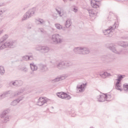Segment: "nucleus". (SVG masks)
Returning <instances> with one entry per match:
<instances>
[{"mask_svg": "<svg viewBox=\"0 0 128 128\" xmlns=\"http://www.w3.org/2000/svg\"><path fill=\"white\" fill-rule=\"evenodd\" d=\"M8 12L6 8H2L1 10H0V16H2V14H4V12Z\"/></svg>", "mask_w": 128, "mask_h": 128, "instance_id": "obj_29", "label": "nucleus"}, {"mask_svg": "<svg viewBox=\"0 0 128 128\" xmlns=\"http://www.w3.org/2000/svg\"><path fill=\"white\" fill-rule=\"evenodd\" d=\"M109 49L114 52V54H126V49L116 48L114 46H110Z\"/></svg>", "mask_w": 128, "mask_h": 128, "instance_id": "obj_7", "label": "nucleus"}, {"mask_svg": "<svg viewBox=\"0 0 128 128\" xmlns=\"http://www.w3.org/2000/svg\"><path fill=\"white\" fill-rule=\"evenodd\" d=\"M24 90L22 89L20 92H16L14 93V96H18V102H22V100H24V96L22 95V92H24Z\"/></svg>", "mask_w": 128, "mask_h": 128, "instance_id": "obj_10", "label": "nucleus"}, {"mask_svg": "<svg viewBox=\"0 0 128 128\" xmlns=\"http://www.w3.org/2000/svg\"><path fill=\"white\" fill-rule=\"evenodd\" d=\"M124 90L125 92H128V84H125L123 85Z\"/></svg>", "mask_w": 128, "mask_h": 128, "instance_id": "obj_31", "label": "nucleus"}, {"mask_svg": "<svg viewBox=\"0 0 128 128\" xmlns=\"http://www.w3.org/2000/svg\"><path fill=\"white\" fill-rule=\"evenodd\" d=\"M16 83L17 84V86H22L24 82L20 80H16Z\"/></svg>", "mask_w": 128, "mask_h": 128, "instance_id": "obj_27", "label": "nucleus"}, {"mask_svg": "<svg viewBox=\"0 0 128 128\" xmlns=\"http://www.w3.org/2000/svg\"><path fill=\"white\" fill-rule=\"evenodd\" d=\"M36 12V8H33L29 10L24 15L22 20V22H24V20H28L30 18H32L34 14V12Z\"/></svg>", "mask_w": 128, "mask_h": 128, "instance_id": "obj_4", "label": "nucleus"}, {"mask_svg": "<svg viewBox=\"0 0 128 128\" xmlns=\"http://www.w3.org/2000/svg\"><path fill=\"white\" fill-rule=\"evenodd\" d=\"M18 102H20L18 99H16L15 100H14V101H12L10 104L11 106H16V104H18Z\"/></svg>", "mask_w": 128, "mask_h": 128, "instance_id": "obj_25", "label": "nucleus"}, {"mask_svg": "<svg viewBox=\"0 0 128 128\" xmlns=\"http://www.w3.org/2000/svg\"><path fill=\"white\" fill-rule=\"evenodd\" d=\"M48 52H50V48L46 46H42L41 52H42V54H48Z\"/></svg>", "mask_w": 128, "mask_h": 128, "instance_id": "obj_19", "label": "nucleus"}, {"mask_svg": "<svg viewBox=\"0 0 128 128\" xmlns=\"http://www.w3.org/2000/svg\"><path fill=\"white\" fill-rule=\"evenodd\" d=\"M118 0L120 1V0Z\"/></svg>", "mask_w": 128, "mask_h": 128, "instance_id": "obj_50", "label": "nucleus"}, {"mask_svg": "<svg viewBox=\"0 0 128 128\" xmlns=\"http://www.w3.org/2000/svg\"><path fill=\"white\" fill-rule=\"evenodd\" d=\"M38 32H40V34H44V32H46L44 31V28H39L38 29Z\"/></svg>", "mask_w": 128, "mask_h": 128, "instance_id": "obj_34", "label": "nucleus"}, {"mask_svg": "<svg viewBox=\"0 0 128 128\" xmlns=\"http://www.w3.org/2000/svg\"><path fill=\"white\" fill-rule=\"evenodd\" d=\"M46 102H48V101L44 99L42 97H40V98L38 99L37 104L38 106H44V104H46Z\"/></svg>", "mask_w": 128, "mask_h": 128, "instance_id": "obj_15", "label": "nucleus"}, {"mask_svg": "<svg viewBox=\"0 0 128 128\" xmlns=\"http://www.w3.org/2000/svg\"><path fill=\"white\" fill-rule=\"evenodd\" d=\"M1 122L2 124H6L10 120V116H8V110H4L0 115Z\"/></svg>", "mask_w": 128, "mask_h": 128, "instance_id": "obj_3", "label": "nucleus"}, {"mask_svg": "<svg viewBox=\"0 0 128 128\" xmlns=\"http://www.w3.org/2000/svg\"><path fill=\"white\" fill-rule=\"evenodd\" d=\"M30 68L32 72H36V70H38V66L34 64V63L30 64Z\"/></svg>", "mask_w": 128, "mask_h": 128, "instance_id": "obj_20", "label": "nucleus"}, {"mask_svg": "<svg viewBox=\"0 0 128 128\" xmlns=\"http://www.w3.org/2000/svg\"><path fill=\"white\" fill-rule=\"evenodd\" d=\"M86 86V83L82 84L80 86L78 85L76 86V90L78 92H84V88Z\"/></svg>", "mask_w": 128, "mask_h": 128, "instance_id": "obj_13", "label": "nucleus"}, {"mask_svg": "<svg viewBox=\"0 0 128 128\" xmlns=\"http://www.w3.org/2000/svg\"><path fill=\"white\" fill-rule=\"evenodd\" d=\"M66 78V77L62 76L60 77L56 78L55 79L52 80V82L54 84V82H60V80H64Z\"/></svg>", "mask_w": 128, "mask_h": 128, "instance_id": "obj_18", "label": "nucleus"}, {"mask_svg": "<svg viewBox=\"0 0 128 128\" xmlns=\"http://www.w3.org/2000/svg\"><path fill=\"white\" fill-rule=\"evenodd\" d=\"M26 28L28 30H30L32 28V26H30V24H28L27 26H26Z\"/></svg>", "mask_w": 128, "mask_h": 128, "instance_id": "obj_44", "label": "nucleus"}, {"mask_svg": "<svg viewBox=\"0 0 128 128\" xmlns=\"http://www.w3.org/2000/svg\"><path fill=\"white\" fill-rule=\"evenodd\" d=\"M126 76L124 75H120V76H118V79L116 80L117 82L116 83L115 88L116 90H120V92H122V83L120 82H122V80Z\"/></svg>", "mask_w": 128, "mask_h": 128, "instance_id": "obj_6", "label": "nucleus"}, {"mask_svg": "<svg viewBox=\"0 0 128 128\" xmlns=\"http://www.w3.org/2000/svg\"><path fill=\"white\" fill-rule=\"evenodd\" d=\"M74 52L78 54H88L90 52V48L86 46L76 47L74 49Z\"/></svg>", "mask_w": 128, "mask_h": 128, "instance_id": "obj_2", "label": "nucleus"}, {"mask_svg": "<svg viewBox=\"0 0 128 128\" xmlns=\"http://www.w3.org/2000/svg\"><path fill=\"white\" fill-rule=\"evenodd\" d=\"M124 41H119L118 42V46H122L124 48Z\"/></svg>", "mask_w": 128, "mask_h": 128, "instance_id": "obj_37", "label": "nucleus"}, {"mask_svg": "<svg viewBox=\"0 0 128 128\" xmlns=\"http://www.w3.org/2000/svg\"><path fill=\"white\" fill-rule=\"evenodd\" d=\"M7 38H8V35H5V36H3V37H2L3 40H2V42L6 40Z\"/></svg>", "mask_w": 128, "mask_h": 128, "instance_id": "obj_41", "label": "nucleus"}, {"mask_svg": "<svg viewBox=\"0 0 128 128\" xmlns=\"http://www.w3.org/2000/svg\"><path fill=\"white\" fill-rule=\"evenodd\" d=\"M64 40V38L58 34H55L52 35V40L54 44H62Z\"/></svg>", "mask_w": 128, "mask_h": 128, "instance_id": "obj_5", "label": "nucleus"}, {"mask_svg": "<svg viewBox=\"0 0 128 128\" xmlns=\"http://www.w3.org/2000/svg\"><path fill=\"white\" fill-rule=\"evenodd\" d=\"M100 76L103 78H106V76H112V74L106 72H105L104 73L100 74Z\"/></svg>", "mask_w": 128, "mask_h": 128, "instance_id": "obj_22", "label": "nucleus"}, {"mask_svg": "<svg viewBox=\"0 0 128 128\" xmlns=\"http://www.w3.org/2000/svg\"><path fill=\"white\" fill-rule=\"evenodd\" d=\"M112 98V96L110 94H104V100H110Z\"/></svg>", "mask_w": 128, "mask_h": 128, "instance_id": "obj_33", "label": "nucleus"}, {"mask_svg": "<svg viewBox=\"0 0 128 128\" xmlns=\"http://www.w3.org/2000/svg\"><path fill=\"white\" fill-rule=\"evenodd\" d=\"M54 26L57 30H62V26L60 25V24H56Z\"/></svg>", "mask_w": 128, "mask_h": 128, "instance_id": "obj_28", "label": "nucleus"}, {"mask_svg": "<svg viewBox=\"0 0 128 128\" xmlns=\"http://www.w3.org/2000/svg\"><path fill=\"white\" fill-rule=\"evenodd\" d=\"M116 28V23H114L113 26H111L107 30H104L103 31V33L104 34V36H108V34H110V32H112V30H114Z\"/></svg>", "mask_w": 128, "mask_h": 128, "instance_id": "obj_11", "label": "nucleus"}, {"mask_svg": "<svg viewBox=\"0 0 128 128\" xmlns=\"http://www.w3.org/2000/svg\"><path fill=\"white\" fill-rule=\"evenodd\" d=\"M38 68L40 70V72H44L48 70V66L46 64H43L42 63H40L38 64Z\"/></svg>", "mask_w": 128, "mask_h": 128, "instance_id": "obj_12", "label": "nucleus"}, {"mask_svg": "<svg viewBox=\"0 0 128 128\" xmlns=\"http://www.w3.org/2000/svg\"><path fill=\"white\" fill-rule=\"evenodd\" d=\"M0 74L1 76L4 74V68L3 66H0Z\"/></svg>", "mask_w": 128, "mask_h": 128, "instance_id": "obj_26", "label": "nucleus"}, {"mask_svg": "<svg viewBox=\"0 0 128 128\" xmlns=\"http://www.w3.org/2000/svg\"><path fill=\"white\" fill-rule=\"evenodd\" d=\"M20 70L22 72H28V69L26 67H22Z\"/></svg>", "mask_w": 128, "mask_h": 128, "instance_id": "obj_30", "label": "nucleus"}, {"mask_svg": "<svg viewBox=\"0 0 128 128\" xmlns=\"http://www.w3.org/2000/svg\"><path fill=\"white\" fill-rule=\"evenodd\" d=\"M124 44H123V48H128V42L123 41Z\"/></svg>", "mask_w": 128, "mask_h": 128, "instance_id": "obj_38", "label": "nucleus"}, {"mask_svg": "<svg viewBox=\"0 0 128 128\" xmlns=\"http://www.w3.org/2000/svg\"><path fill=\"white\" fill-rule=\"evenodd\" d=\"M6 6V4H4V3H0V8L2 6Z\"/></svg>", "mask_w": 128, "mask_h": 128, "instance_id": "obj_45", "label": "nucleus"}, {"mask_svg": "<svg viewBox=\"0 0 128 128\" xmlns=\"http://www.w3.org/2000/svg\"><path fill=\"white\" fill-rule=\"evenodd\" d=\"M102 58L105 60H110V56H102Z\"/></svg>", "mask_w": 128, "mask_h": 128, "instance_id": "obj_39", "label": "nucleus"}, {"mask_svg": "<svg viewBox=\"0 0 128 128\" xmlns=\"http://www.w3.org/2000/svg\"><path fill=\"white\" fill-rule=\"evenodd\" d=\"M11 92H12V91L8 90V91L4 92L3 94H1L0 95V100H4V98H6V96H8V94H10Z\"/></svg>", "mask_w": 128, "mask_h": 128, "instance_id": "obj_16", "label": "nucleus"}, {"mask_svg": "<svg viewBox=\"0 0 128 128\" xmlns=\"http://www.w3.org/2000/svg\"><path fill=\"white\" fill-rule=\"evenodd\" d=\"M2 88V84H0V88Z\"/></svg>", "mask_w": 128, "mask_h": 128, "instance_id": "obj_48", "label": "nucleus"}, {"mask_svg": "<svg viewBox=\"0 0 128 128\" xmlns=\"http://www.w3.org/2000/svg\"><path fill=\"white\" fill-rule=\"evenodd\" d=\"M62 30H66V27H63L62 28Z\"/></svg>", "mask_w": 128, "mask_h": 128, "instance_id": "obj_47", "label": "nucleus"}, {"mask_svg": "<svg viewBox=\"0 0 128 128\" xmlns=\"http://www.w3.org/2000/svg\"><path fill=\"white\" fill-rule=\"evenodd\" d=\"M70 0L72 1V0Z\"/></svg>", "mask_w": 128, "mask_h": 128, "instance_id": "obj_51", "label": "nucleus"}, {"mask_svg": "<svg viewBox=\"0 0 128 128\" xmlns=\"http://www.w3.org/2000/svg\"><path fill=\"white\" fill-rule=\"evenodd\" d=\"M22 60H29L30 58H28V56H25L22 57Z\"/></svg>", "mask_w": 128, "mask_h": 128, "instance_id": "obj_36", "label": "nucleus"}, {"mask_svg": "<svg viewBox=\"0 0 128 128\" xmlns=\"http://www.w3.org/2000/svg\"><path fill=\"white\" fill-rule=\"evenodd\" d=\"M16 46V42L14 40H9L6 42L4 43V41H1L0 42V50H4L6 46L8 48H14Z\"/></svg>", "mask_w": 128, "mask_h": 128, "instance_id": "obj_1", "label": "nucleus"}, {"mask_svg": "<svg viewBox=\"0 0 128 128\" xmlns=\"http://www.w3.org/2000/svg\"><path fill=\"white\" fill-rule=\"evenodd\" d=\"M29 58V60H32L34 59V56H28Z\"/></svg>", "mask_w": 128, "mask_h": 128, "instance_id": "obj_43", "label": "nucleus"}, {"mask_svg": "<svg viewBox=\"0 0 128 128\" xmlns=\"http://www.w3.org/2000/svg\"><path fill=\"white\" fill-rule=\"evenodd\" d=\"M42 46H36L35 50L38 52H42Z\"/></svg>", "mask_w": 128, "mask_h": 128, "instance_id": "obj_32", "label": "nucleus"}, {"mask_svg": "<svg viewBox=\"0 0 128 128\" xmlns=\"http://www.w3.org/2000/svg\"><path fill=\"white\" fill-rule=\"evenodd\" d=\"M14 86H18V84H16V80L14 81Z\"/></svg>", "mask_w": 128, "mask_h": 128, "instance_id": "obj_46", "label": "nucleus"}, {"mask_svg": "<svg viewBox=\"0 0 128 128\" xmlns=\"http://www.w3.org/2000/svg\"><path fill=\"white\" fill-rule=\"evenodd\" d=\"M88 12H89L90 16H96V14L92 10H88Z\"/></svg>", "mask_w": 128, "mask_h": 128, "instance_id": "obj_24", "label": "nucleus"}, {"mask_svg": "<svg viewBox=\"0 0 128 128\" xmlns=\"http://www.w3.org/2000/svg\"><path fill=\"white\" fill-rule=\"evenodd\" d=\"M72 66V63L70 62H61L57 64L56 68L59 70H64V68H66V66Z\"/></svg>", "mask_w": 128, "mask_h": 128, "instance_id": "obj_8", "label": "nucleus"}, {"mask_svg": "<svg viewBox=\"0 0 128 128\" xmlns=\"http://www.w3.org/2000/svg\"><path fill=\"white\" fill-rule=\"evenodd\" d=\"M36 24H40L41 26H42V24H44L45 22H44V20L40 18V19L36 20Z\"/></svg>", "mask_w": 128, "mask_h": 128, "instance_id": "obj_23", "label": "nucleus"}, {"mask_svg": "<svg viewBox=\"0 0 128 128\" xmlns=\"http://www.w3.org/2000/svg\"><path fill=\"white\" fill-rule=\"evenodd\" d=\"M72 21L70 20V19L67 20L64 24L65 27L66 28H70V26H72Z\"/></svg>", "mask_w": 128, "mask_h": 128, "instance_id": "obj_21", "label": "nucleus"}, {"mask_svg": "<svg viewBox=\"0 0 128 128\" xmlns=\"http://www.w3.org/2000/svg\"><path fill=\"white\" fill-rule=\"evenodd\" d=\"M56 94L58 98H60L66 100H70V98H72L70 96L68 95V94L64 92H59L57 93Z\"/></svg>", "mask_w": 128, "mask_h": 128, "instance_id": "obj_9", "label": "nucleus"}, {"mask_svg": "<svg viewBox=\"0 0 128 128\" xmlns=\"http://www.w3.org/2000/svg\"><path fill=\"white\" fill-rule=\"evenodd\" d=\"M96 100L98 102H105L104 94H102L101 95L98 96H96Z\"/></svg>", "mask_w": 128, "mask_h": 128, "instance_id": "obj_17", "label": "nucleus"}, {"mask_svg": "<svg viewBox=\"0 0 128 128\" xmlns=\"http://www.w3.org/2000/svg\"><path fill=\"white\" fill-rule=\"evenodd\" d=\"M56 12H57L58 14L60 16L62 17L64 16V14L60 12V10H58L57 8L56 9Z\"/></svg>", "mask_w": 128, "mask_h": 128, "instance_id": "obj_35", "label": "nucleus"}, {"mask_svg": "<svg viewBox=\"0 0 128 128\" xmlns=\"http://www.w3.org/2000/svg\"><path fill=\"white\" fill-rule=\"evenodd\" d=\"M98 2H100L98 0H92L90 2L91 6L94 8H100Z\"/></svg>", "mask_w": 128, "mask_h": 128, "instance_id": "obj_14", "label": "nucleus"}, {"mask_svg": "<svg viewBox=\"0 0 128 128\" xmlns=\"http://www.w3.org/2000/svg\"><path fill=\"white\" fill-rule=\"evenodd\" d=\"M73 12H78V7L74 6V8H73Z\"/></svg>", "mask_w": 128, "mask_h": 128, "instance_id": "obj_40", "label": "nucleus"}, {"mask_svg": "<svg viewBox=\"0 0 128 128\" xmlns=\"http://www.w3.org/2000/svg\"><path fill=\"white\" fill-rule=\"evenodd\" d=\"M15 84L14 81H12L10 82V86H14Z\"/></svg>", "mask_w": 128, "mask_h": 128, "instance_id": "obj_42", "label": "nucleus"}, {"mask_svg": "<svg viewBox=\"0 0 128 128\" xmlns=\"http://www.w3.org/2000/svg\"><path fill=\"white\" fill-rule=\"evenodd\" d=\"M64 2H66V0H63Z\"/></svg>", "mask_w": 128, "mask_h": 128, "instance_id": "obj_49", "label": "nucleus"}]
</instances>
